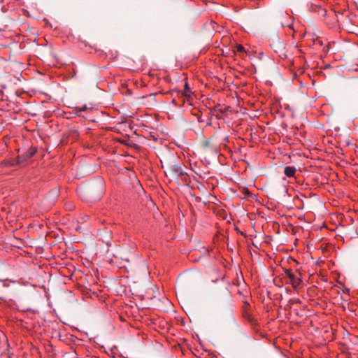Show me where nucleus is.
Listing matches in <instances>:
<instances>
[{
  "label": "nucleus",
  "mask_w": 358,
  "mask_h": 358,
  "mask_svg": "<svg viewBox=\"0 0 358 358\" xmlns=\"http://www.w3.org/2000/svg\"><path fill=\"white\" fill-rule=\"evenodd\" d=\"M2 287H8V285H6L5 283H3V284L2 285Z\"/></svg>",
  "instance_id": "obj_12"
},
{
  "label": "nucleus",
  "mask_w": 358,
  "mask_h": 358,
  "mask_svg": "<svg viewBox=\"0 0 358 358\" xmlns=\"http://www.w3.org/2000/svg\"><path fill=\"white\" fill-rule=\"evenodd\" d=\"M169 171L173 176L176 177H179L184 174L183 169L178 164L171 165L169 168Z\"/></svg>",
  "instance_id": "obj_3"
},
{
  "label": "nucleus",
  "mask_w": 358,
  "mask_h": 358,
  "mask_svg": "<svg viewBox=\"0 0 358 358\" xmlns=\"http://www.w3.org/2000/svg\"><path fill=\"white\" fill-rule=\"evenodd\" d=\"M245 317L250 322L252 321V318L251 317V315L249 314H245Z\"/></svg>",
  "instance_id": "obj_11"
},
{
  "label": "nucleus",
  "mask_w": 358,
  "mask_h": 358,
  "mask_svg": "<svg viewBox=\"0 0 358 358\" xmlns=\"http://www.w3.org/2000/svg\"><path fill=\"white\" fill-rule=\"evenodd\" d=\"M244 50H245L244 47L243 45H239L236 46L235 51L237 52H243Z\"/></svg>",
  "instance_id": "obj_8"
},
{
  "label": "nucleus",
  "mask_w": 358,
  "mask_h": 358,
  "mask_svg": "<svg viewBox=\"0 0 358 358\" xmlns=\"http://www.w3.org/2000/svg\"><path fill=\"white\" fill-rule=\"evenodd\" d=\"M21 162H22L21 157H18L17 163H20ZM3 164H5L6 166H13L16 164V162H15L13 161H5V162H3Z\"/></svg>",
  "instance_id": "obj_7"
},
{
  "label": "nucleus",
  "mask_w": 358,
  "mask_h": 358,
  "mask_svg": "<svg viewBox=\"0 0 358 358\" xmlns=\"http://www.w3.org/2000/svg\"><path fill=\"white\" fill-rule=\"evenodd\" d=\"M193 92L189 89V86L188 85V83L185 84L184 91L182 92V96H184L187 100H189Z\"/></svg>",
  "instance_id": "obj_6"
},
{
  "label": "nucleus",
  "mask_w": 358,
  "mask_h": 358,
  "mask_svg": "<svg viewBox=\"0 0 358 358\" xmlns=\"http://www.w3.org/2000/svg\"><path fill=\"white\" fill-rule=\"evenodd\" d=\"M87 109V105H83L81 108H79L80 111H85Z\"/></svg>",
  "instance_id": "obj_10"
},
{
  "label": "nucleus",
  "mask_w": 358,
  "mask_h": 358,
  "mask_svg": "<svg viewBox=\"0 0 358 358\" xmlns=\"http://www.w3.org/2000/svg\"><path fill=\"white\" fill-rule=\"evenodd\" d=\"M0 299H1V296H0Z\"/></svg>",
  "instance_id": "obj_14"
},
{
  "label": "nucleus",
  "mask_w": 358,
  "mask_h": 358,
  "mask_svg": "<svg viewBox=\"0 0 358 358\" xmlns=\"http://www.w3.org/2000/svg\"><path fill=\"white\" fill-rule=\"evenodd\" d=\"M296 169L294 166H287L284 168V175L287 178L294 176Z\"/></svg>",
  "instance_id": "obj_5"
},
{
  "label": "nucleus",
  "mask_w": 358,
  "mask_h": 358,
  "mask_svg": "<svg viewBox=\"0 0 358 358\" xmlns=\"http://www.w3.org/2000/svg\"><path fill=\"white\" fill-rule=\"evenodd\" d=\"M243 193L245 195V196H251V193L249 192V190L246 188H244L243 190Z\"/></svg>",
  "instance_id": "obj_9"
},
{
  "label": "nucleus",
  "mask_w": 358,
  "mask_h": 358,
  "mask_svg": "<svg viewBox=\"0 0 358 358\" xmlns=\"http://www.w3.org/2000/svg\"><path fill=\"white\" fill-rule=\"evenodd\" d=\"M278 20L282 27L292 29L293 19L286 12H280L278 17Z\"/></svg>",
  "instance_id": "obj_2"
},
{
  "label": "nucleus",
  "mask_w": 358,
  "mask_h": 358,
  "mask_svg": "<svg viewBox=\"0 0 358 358\" xmlns=\"http://www.w3.org/2000/svg\"><path fill=\"white\" fill-rule=\"evenodd\" d=\"M284 273H285L286 277L289 278V282L292 285L294 289H299L303 287V282L299 276L295 275L291 270L287 268Z\"/></svg>",
  "instance_id": "obj_1"
},
{
  "label": "nucleus",
  "mask_w": 358,
  "mask_h": 358,
  "mask_svg": "<svg viewBox=\"0 0 358 358\" xmlns=\"http://www.w3.org/2000/svg\"><path fill=\"white\" fill-rule=\"evenodd\" d=\"M6 349L1 353L0 356L1 358H14V355L10 350V344L7 339L5 340L4 343Z\"/></svg>",
  "instance_id": "obj_4"
},
{
  "label": "nucleus",
  "mask_w": 358,
  "mask_h": 358,
  "mask_svg": "<svg viewBox=\"0 0 358 358\" xmlns=\"http://www.w3.org/2000/svg\"><path fill=\"white\" fill-rule=\"evenodd\" d=\"M32 155H33V153H31V154L29 155V157H30L31 156H32Z\"/></svg>",
  "instance_id": "obj_13"
}]
</instances>
